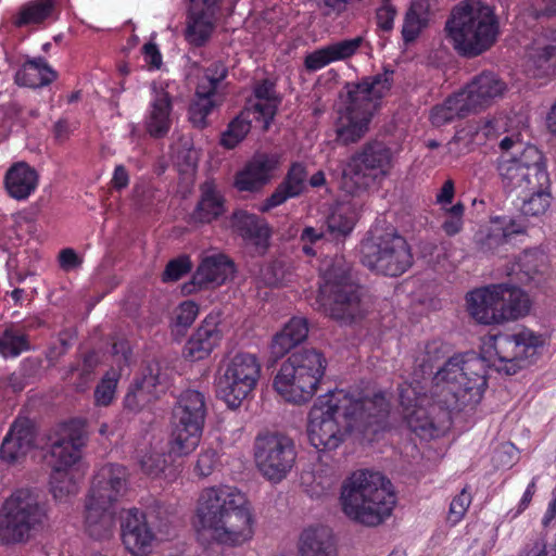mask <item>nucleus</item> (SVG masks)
I'll use <instances>...</instances> for the list:
<instances>
[{
  "label": "nucleus",
  "mask_w": 556,
  "mask_h": 556,
  "mask_svg": "<svg viewBox=\"0 0 556 556\" xmlns=\"http://www.w3.org/2000/svg\"><path fill=\"white\" fill-rule=\"evenodd\" d=\"M389 404L381 394L353 400L343 390L317 399L308 414L307 435L318 451L336 450L350 431L376 434L384 428Z\"/></svg>",
  "instance_id": "f257e3e1"
},
{
  "label": "nucleus",
  "mask_w": 556,
  "mask_h": 556,
  "mask_svg": "<svg viewBox=\"0 0 556 556\" xmlns=\"http://www.w3.org/2000/svg\"><path fill=\"white\" fill-rule=\"evenodd\" d=\"M448 353L446 343L433 340L425 345L416 361L424 374L432 375L438 368L434 375L438 403L448 412L462 410L481 400L486 387L485 361L475 352L455 354L445 359Z\"/></svg>",
  "instance_id": "f03ea898"
},
{
  "label": "nucleus",
  "mask_w": 556,
  "mask_h": 556,
  "mask_svg": "<svg viewBox=\"0 0 556 556\" xmlns=\"http://www.w3.org/2000/svg\"><path fill=\"white\" fill-rule=\"evenodd\" d=\"M198 532L228 545L242 544L253 535V515L243 492L230 485L201 491L195 510Z\"/></svg>",
  "instance_id": "7ed1b4c3"
},
{
  "label": "nucleus",
  "mask_w": 556,
  "mask_h": 556,
  "mask_svg": "<svg viewBox=\"0 0 556 556\" xmlns=\"http://www.w3.org/2000/svg\"><path fill=\"white\" fill-rule=\"evenodd\" d=\"M392 70H384L374 76H367L358 83L346 84V98L339 111L336 126V142L349 146L358 142L368 131L369 123L379 100L391 89Z\"/></svg>",
  "instance_id": "20e7f679"
},
{
  "label": "nucleus",
  "mask_w": 556,
  "mask_h": 556,
  "mask_svg": "<svg viewBox=\"0 0 556 556\" xmlns=\"http://www.w3.org/2000/svg\"><path fill=\"white\" fill-rule=\"evenodd\" d=\"M340 500L350 519L372 527L391 515L396 497L382 473L361 470L343 483Z\"/></svg>",
  "instance_id": "39448f33"
},
{
  "label": "nucleus",
  "mask_w": 556,
  "mask_h": 556,
  "mask_svg": "<svg viewBox=\"0 0 556 556\" xmlns=\"http://www.w3.org/2000/svg\"><path fill=\"white\" fill-rule=\"evenodd\" d=\"M445 30L460 55L473 58L493 46L498 22L490 5L480 0H465L453 9Z\"/></svg>",
  "instance_id": "423d86ee"
},
{
  "label": "nucleus",
  "mask_w": 556,
  "mask_h": 556,
  "mask_svg": "<svg viewBox=\"0 0 556 556\" xmlns=\"http://www.w3.org/2000/svg\"><path fill=\"white\" fill-rule=\"evenodd\" d=\"M323 283L313 305L323 309L332 319L350 325L362 319L366 308L362 302L361 288L353 280L351 264L342 255L326 261L323 268Z\"/></svg>",
  "instance_id": "0eeeda50"
},
{
  "label": "nucleus",
  "mask_w": 556,
  "mask_h": 556,
  "mask_svg": "<svg viewBox=\"0 0 556 556\" xmlns=\"http://www.w3.org/2000/svg\"><path fill=\"white\" fill-rule=\"evenodd\" d=\"M326 367L327 361L320 351H295L282 363L274 388L286 401L304 404L315 395Z\"/></svg>",
  "instance_id": "6e6552de"
},
{
  "label": "nucleus",
  "mask_w": 556,
  "mask_h": 556,
  "mask_svg": "<svg viewBox=\"0 0 556 556\" xmlns=\"http://www.w3.org/2000/svg\"><path fill=\"white\" fill-rule=\"evenodd\" d=\"M48 523V514L40 494L31 489H18L11 494L0 511V539L5 543L27 542Z\"/></svg>",
  "instance_id": "1a4fd4ad"
},
{
  "label": "nucleus",
  "mask_w": 556,
  "mask_h": 556,
  "mask_svg": "<svg viewBox=\"0 0 556 556\" xmlns=\"http://www.w3.org/2000/svg\"><path fill=\"white\" fill-rule=\"evenodd\" d=\"M470 316L483 325L516 320L530 311V300L520 288L507 283L492 285L467 295Z\"/></svg>",
  "instance_id": "9d476101"
},
{
  "label": "nucleus",
  "mask_w": 556,
  "mask_h": 556,
  "mask_svg": "<svg viewBox=\"0 0 556 556\" xmlns=\"http://www.w3.org/2000/svg\"><path fill=\"white\" fill-rule=\"evenodd\" d=\"M206 414V399L202 392L188 389L178 395L170 417V454L185 456L195 450L200 443Z\"/></svg>",
  "instance_id": "9b49d317"
},
{
  "label": "nucleus",
  "mask_w": 556,
  "mask_h": 556,
  "mask_svg": "<svg viewBox=\"0 0 556 556\" xmlns=\"http://www.w3.org/2000/svg\"><path fill=\"white\" fill-rule=\"evenodd\" d=\"M391 164V149L382 141H368L342 165L341 188L352 195L364 192L387 175Z\"/></svg>",
  "instance_id": "f8f14e48"
},
{
  "label": "nucleus",
  "mask_w": 556,
  "mask_h": 556,
  "mask_svg": "<svg viewBox=\"0 0 556 556\" xmlns=\"http://www.w3.org/2000/svg\"><path fill=\"white\" fill-rule=\"evenodd\" d=\"M362 263L379 274L397 277L413 265V253L406 239L395 230L371 236L361 243Z\"/></svg>",
  "instance_id": "ddd939ff"
},
{
  "label": "nucleus",
  "mask_w": 556,
  "mask_h": 556,
  "mask_svg": "<svg viewBox=\"0 0 556 556\" xmlns=\"http://www.w3.org/2000/svg\"><path fill=\"white\" fill-rule=\"evenodd\" d=\"M496 170L505 191L516 195H522L530 186L545 185L548 174L543 154L530 144L519 155L503 153L496 161Z\"/></svg>",
  "instance_id": "4468645a"
},
{
  "label": "nucleus",
  "mask_w": 556,
  "mask_h": 556,
  "mask_svg": "<svg viewBox=\"0 0 556 556\" xmlns=\"http://www.w3.org/2000/svg\"><path fill=\"white\" fill-rule=\"evenodd\" d=\"M540 340L528 330L518 333H500L492 338V344L484 351L485 368L493 366L508 376L532 364Z\"/></svg>",
  "instance_id": "2eb2a0df"
},
{
  "label": "nucleus",
  "mask_w": 556,
  "mask_h": 556,
  "mask_svg": "<svg viewBox=\"0 0 556 556\" xmlns=\"http://www.w3.org/2000/svg\"><path fill=\"white\" fill-rule=\"evenodd\" d=\"M261 364L251 353H237L219 368L216 392L229 408H238L255 389Z\"/></svg>",
  "instance_id": "dca6fc26"
},
{
  "label": "nucleus",
  "mask_w": 556,
  "mask_h": 556,
  "mask_svg": "<svg viewBox=\"0 0 556 556\" xmlns=\"http://www.w3.org/2000/svg\"><path fill=\"white\" fill-rule=\"evenodd\" d=\"M253 448L257 470L273 483L282 481L295 465V443L285 433H260L254 440Z\"/></svg>",
  "instance_id": "f3484780"
},
{
  "label": "nucleus",
  "mask_w": 556,
  "mask_h": 556,
  "mask_svg": "<svg viewBox=\"0 0 556 556\" xmlns=\"http://www.w3.org/2000/svg\"><path fill=\"white\" fill-rule=\"evenodd\" d=\"M154 509L141 513L137 508L129 509L122 519V540L132 556H147L152 551L155 538L154 529L162 531V522L157 523Z\"/></svg>",
  "instance_id": "a211bd4d"
},
{
  "label": "nucleus",
  "mask_w": 556,
  "mask_h": 556,
  "mask_svg": "<svg viewBox=\"0 0 556 556\" xmlns=\"http://www.w3.org/2000/svg\"><path fill=\"white\" fill-rule=\"evenodd\" d=\"M424 390L425 388L419 382H405L399 389L400 403L404 408V418L410 430L419 435L431 433L435 429L431 414L437 406L447 410L438 403V397L434 394V403L430 404V400Z\"/></svg>",
  "instance_id": "6ab92c4d"
},
{
  "label": "nucleus",
  "mask_w": 556,
  "mask_h": 556,
  "mask_svg": "<svg viewBox=\"0 0 556 556\" xmlns=\"http://www.w3.org/2000/svg\"><path fill=\"white\" fill-rule=\"evenodd\" d=\"M169 372L160 362L149 363L142 376L134 380L124 399L126 409L138 413L165 392Z\"/></svg>",
  "instance_id": "aec40b11"
},
{
  "label": "nucleus",
  "mask_w": 556,
  "mask_h": 556,
  "mask_svg": "<svg viewBox=\"0 0 556 556\" xmlns=\"http://www.w3.org/2000/svg\"><path fill=\"white\" fill-rule=\"evenodd\" d=\"M87 440L85 424L80 420H71L64 424L51 442L49 464L52 469H70L81 457V448Z\"/></svg>",
  "instance_id": "412c9836"
},
{
  "label": "nucleus",
  "mask_w": 556,
  "mask_h": 556,
  "mask_svg": "<svg viewBox=\"0 0 556 556\" xmlns=\"http://www.w3.org/2000/svg\"><path fill=\"white\" fill-rule=\"evenodd\" d=\"M128 470L119 464H106L93 476L88 498L115 507L128 490Z\"/></svg>",
  "instance_id": "4be33fe9"
},
{
  "label": "nucleus",
  "mask_w": 556,
  "mask_h": 556,
  "mask_svg": "<svg viewBox=\"0 0 556 556\" xmlns=\"http://www.w3.org/2000/svg\"><path fill=\"white\" fill-rule=\"evenodd\" d=\"M232 274L233 263L227 255L223 253L206 255L202 258L191 281L186 283L182 290L186 293H192L199 289L220 286Z\"/></svg>",
  "instance_id": "5701e85b"
},
{
  "label": "nucleus",
  "mask_w": 556,
  "mask_h": 556,
  "mask_svg": "<svg viewBox=\"0 0 556 556\" xmlns=\"http://www.w3.org/2000/svg\"><path fill=\"white\" fill-rule=\"evenodd\" d=\"M506 83L496 74L483 72L476 76L460 93L471 113L479 112L503 97Z\"/></svg>",
  "instance_id": "b1692460"
},
{
  "label": "nucleus",
  "mask_w": 556,
  "mask_h": 556,
  "mask_svg": "<svg viewBox=\"0 0 556 556\" xmlns=\"http://www.w3.org/2000/svg\"><path fill=\"white\" fill-rule=\"evenodd\" d=\"M526 67L534 77L556 74V30L539 35L527 50Z\"/></svg>",
  "instance_id": "393cba45"
},
{
  "label": "nucleus",
  "mask_w": 556,
  "mask_h": 556,
  "mask_svg": "<svg viewBox=\"0 0 556 556\" xmlns=\"http://www.w3.org/2000/svg\"><path fill=\"white\" fill-rule=\"evenodd\" d=\"M279 165L277 154L256 153L244 168L236 175L235 186L240 191H257L271 178Z\"/></svg>",
  "instance_id": "a878e982"
},
{
  "label": "nucleus",
  "mask_w": 556,
  "mask_h": 556,
  "mask_svg": "<svg viewBox=\"0 0 556 556\" xmlns=\"http://www.w3.org/2000/svg\"><path fill=\"white\" fill-rule=\"evenodd\" d=\"M35 438L33 421L26 417L16 418L1 443V459L9 464L18 462L33 448Z\"/></svg>",
  "instance_id": "bb28decb"
},
{
  "label": "nucleus",
  "mask_w": 556,
  "mask_h": 556,
  "mask_svg": "<svg viewBox=\"0 0 556 556\" xmlns=\"http://www.w3.org/2000/svg\"><path fill=\"white\" fill-rule=\"evenodd\" d=\"M232 227L255 253L265 254L269 247L271 231L264 218L245 211H238L232 214Z\"/></svg>",
  "instance_id": "cd10ccee"
},
{
  "label": "nucleus",
  "mask_w": 556,
  "mask_h": 556,
  "mask_svg": "<svg viewBox=\"0 0 556 556\" xmlns=\"http://www.w3.org/2000/svg\"><path fill=\"white\" fill-rule=\"evenodd\" d=\"M306 182L305 166L301 163H293L271 195L262 203L260 211L268 212L289 199L300 197L306 190Z\"/></svg>",
  "instance_id": "c85d7f7f"
},
{
  "label": "nucleus",
  "mask_w": 556,
  "mask_h": 556,
  "mask_svg": "<svg viewBox=\"0 0 556 556\" xmlns=\"http://www.w3.org/2000/svg\"><path fill=\"white\" fill-rule=\"evenodd\" d=\"M222 339L216 317L205 318L184 348V356L191 361L207 357Z\"/></svg>",
  "instance_id": "c756f323"
},
{
  "label": "nucleus",
  "mask_w": 556,
  "mask_h": 556,
  "mask_svg": "<svg viewBox=\"0 0 556 556\" xmlns=\"http://www.w3.org/2000/svg\"><path fill=\"white\" fill-rule=\"evenodd\" d=\"M172 97L163 89L154 88V98L144 119V129L150 137L161 139L167 136L172 127Z\"/></svg>",
  "instance_id": "7c9ffc66"
},
{
  "label": "nucleus",
  "mask_w": 556,
  "mask_h": 556,
  "mask_svg": "<svg viewBox=\"0 0 556 556\" xmlns=\"http://www.w3.org/2000/svg\"><path fill=\"white\" fill-rule=\"evenodd\" d=\"M363 43L362 37L341 40L308 53L304 66L309 72H316L326 65L351 58Z\"/></svg>",
  "instance_id": "2f4dec72"
},
{
  "label": "nucleus",
  "mask_w": 556,
  "mask_h": 556,
  "mask_svg": "<svg viewBox=\"0 0 556 556\" xmlns=\"http://www.w3.org/2000/svg\"><path fill=\"white\" fill-rule=\"evenodd\" d=\"M115 526V507L101 504L91 498L85 504V529L96 540L108 539Z\"/></svg>",
  "instance_id": "473e14b6"
},
{
  "label": "nucleus",
  "mask_w": 556,
  "mask_h": 556,
  "mask_svg": "<svg viewBox=\"0 0 556 556\" xmlns=\"http://www.w3.org/2000/svg\"><path fill=\"white\" fill-rule=\"evenodd\" d=\"M38 173L25 162L12 165L4 177L9 195L15 200H26L37 188Z\"/></svg>",
  "instance_id": "72a5a7b5"
},
{
  "label": "nucleus",
  "mask_w": 556,
  "mask_h": 556,
  "mask_svg": "<svg viewBox=\"0 0 556 556\" xmlns=\"http://www.w3.org/2000/svg\"><path fill=\"white\" fill-rule=\"evenodd\" d=\"M307 320L302 317L291 318L273 338L270 345L273 356L276 358L285 356L293 348L302 343L307 338Z\"/></svg>",
  "instance_id": "f704fd0d"
},
{
  "label": "nucleus",
  "mask_w": 556,
  "mask_h": 556,
  "mask_svg": "<svg viewBox=\"0 0 556 556\" xmlns=\"http://www.w3.org/2000/svg\"><path fill=\"white\" fill-rule=\"evenodd\" d=\"M56 77V72L43 58L39 56L26 60L15 73L14 80L18 86L40 88L50 85Z\"/></svg>",
  "instance_id": "c9c22d12"
},
{
  "label": "nucleus",
  "mask_w": 556,
  "mask_h": 556,
  "mask_svg": "<svg viewBox=\"0 0 556 556\" xmlns=\"http://www.w3.org/2000/svg\"><path fill=\"white\" fill-rule=\"evenodd\" d=\"M300 556H337L331 530L328 527L304 530L300 538Z\"/></svg>",
  "instance_id": "e433bc0d"
},
{
  "label": "nucleus",
  "mask_w": 556,
  "mask_h": 556,
  "mask_svg": "<svg viewBox=\"0 0 556 556\" xmlns=\"http://www.w3.org/2000/svg\"><path fill=\"white\" fill-rule=\"evenodd\" d=\"M224 199L212 184L205 182L201 187V199L192 214L197 223L207 224L224 213Z\"/></svg>",
  "instance_id": "4c0bfd02"
},
{
  "label": "nucleus",
  "mask_w": 556,
  "mask_h": 556,
  "mask_svg": "<svg viewBox=\"0 0 556 556\" xmlns=\"http://www.w3.org/2000/svg\"><path fill=\"white\" fill-rule=\"evenodd\" d=\"M514 232H519L514 230ZM506 229L495 226L481 228L475 235V244L478 252L483 255L500 254L508 243L510 235Z\"/></svg>",
  "instance_id": "58836bf2"
},
{
  "label": "nucleus",
  "mask_w": 556,
  "mask_h": 556,
  "mask_svg": "<svg viewBox=\"0 0 556 556\" xmlns=\"http://www.w3.org/2000/svg\"><path fill=\"white\" fill-rule=\"evenodd\" d=\"M460 92L448 97L442 104L435 105L430 112V121L433 126L440 127L452 122L456 117H465L470 114Z\"/></svg>",
  "instance_id": "ea45409f"
},
{
  "label": "nucleus",
  "mask_w": 556,
  "mask_h": 556,
  "mask_svg": "<svg viewBox=\"0 0 556 556\" xmlns=\"http://www.w3.org/2000/svg\"><path fill=\"white\" fill-rule=\"evenodd\" d=\"M254 94L257 102L250 109H252L254 114L258 113L267 125L268 121L274 118L279 103V98L275 90V84L269 79L262 80L255 86Z\"/></svg>",
  "instance_id": "a19ab883"
},
{
  "label": "nucleus",
  "mask_w": 556,
  "mask_h": 556,
  "mask_svg": "<svg viewBox=\"0 0 556 556\" xmlns=\"http://www.w3.org/2000/svg\"><path fill=\"white\" fill-rule=\"evenodd\" d=\"M549 176L546 175V184L540 188L530 186L522 195H516L522 201L521 212L525 215L539 216L544 214L551 204Z\"/></svg>",
  "instance_id": "79ce46f5"
},
{
  "label": "nucleus",
  "mask_w": 556,
  "mask_h": 556,
  "mask_svg": "<svg viewBox=\"0 0 556 556\" xmlns=\"http://www.w3.org/2000/svg\"><path fill=\"white\" fill-rule=\"evenodd\" d=\"M354 224L355 220L349 206L339 205L334 207L324 224L328 240L345 238L352 231Z\"/></svg>",
  "instance_id": "37998d69"
},
{
  "label": "nucleus",
  "mask_w": 556,
  "mask_h": 556,
  "mask_svg": "<svg viewBox=\"0 0 556 556\" xmlns=\"http://www.w3.org/2000/svg\"><path fill=\"white\" fill-rule=\"evenodd\" d=\"M54 11V0H33L24 4L16 16L15 25H38L48 20Z\"/></svg>",
  "instance_id": "c03bdc74"
},
{
  "label": "nucleus",
  "mask_w": 556,
  "mask_h": 556,
  "mask_svg": "<svg viewBox=\"0 0 556 556\" xmlns=\"http://www.w3.org/2000/svg\"><path fill=\"white\" fill-rule=\"evenodd\" d=\"M518 278L521 282L535 281L536 276L544 273L546 268V255L538 250L525 251L516 264Z\"/></svg>",
  "instance_id": "a18cd8bd"
},
{
  "label": "nucleus",
  "mask_w": 556,
  "mask_h": 556,
  "mask_svg": "<svg viewBox=\"0 0 556 556\" xmlns=\"http://www.w3.org/2000/svg\"><path fill=\"white\" fill-rule=\"evenodd\" d=\"M428 23V5L416 0L406 12L402 35L405 42L414 41Z\"/></svg>",
  "instance_id": "49530a36"
},
{
  "label": "nucleus",
  "mask_w": 556,
  "mask_h": 556,
  "mask_svg": "<svg viewBox=\"0 0 556 556\" xmlns=\"http://www.w3.org/2000/svg\"><path fill=\"white\" fill-rule=\"evenodd\" d=\"M254 114L252 109H245L233 118L227 129L223 132L220 144L227 149H233L241 142L251 130L250 115Z\"/></svg>",
  "instance_id": "de8ad7c7"
},
{
  "label": "nucleus",
  "mask_w": 556,
  "mask_h": 556,
  "mask_svg": "<svg viewBox=\"0 0 556 556\" xmlns=\"http://www.w3.org/2000/svg\"><path fill=\"white\" fill-rule=\"evenodd\" d=\"M215 23V18H203L188 14L187 27L185 30L187 41L195 47L204 46L212 36Z\"/></svg>",
  "instance_id": "09e8293b"
},
{
  "label": "nucleus",
  "mask_w": 556,
  "mask_h": 556,
  "mask_svg": "<svg viewBox=\"0 0 556 556\" xmlns=\"http://www.w3.org/2000/svg\"><path fill=\"white\" fill-rule=\"evenodd\" d=\"M215 93L207 92L202 94L200 89H195L194 99L189 106V121L199 129L207 126V116L216 106Z\"/></svg>",
  "instance_id": "8fccbe9b"
},
{
  "label": "nucleus",
  "mask_w": 556,
  "mask_h": 556,
  "mask_svg": "<svg viewBox=\"0 0 556 556\" xmlns=\"http://www.w3.org/2000/svg\"><path fill=\"white\" fill-rule=\"evenodd\" d=\"M97 365H98L97 355H96V353L90 352L85 355L81 364L71 365L67 368L63 379L70 380L71 376L74 372H78V381L74 382V387H75L76 391L83 392L87 389L88 383L91 381L92 374H93V370L97 367Z\"/></svg>",
  "instance_id": "3c124183"
},
{
  "label": "nucleus",
  "mask_w": 556,
  "mask_h": 556,
  "mask_svg": "<svg viewBox=\"0 0 556 556\" xmlns=\"http://www.w3.org/2000/svg\"><path fill=\"white\" fill-rule=\"evenodd\" d=\"M228 70L222 62H214L205 68L197 88L202 94L212 92L216 94L219 84L227 77Z\"/></svg>",
  "instance_id": "603ef678"
},
{
  "label": "nucleus",
  "mask_w": 556,
  "mask_h": 556,
  "mask_svg": "<svg viewBox=\"0 0 556 556\" xmlns=\"http://www.w3.org/2000/svg\"><path fill=\"white\" fill-rule=\"evenodd\" d=\"M50 484L51 492L58 500H63L64 497L77 492V485L68 469H52Z\"/></svg>",
  "instance_id": "864d4df0"
},
{
  "label": "nucleus",
  "mask_w": 556,
  "mask_h": 556,
  "mask_svg": "<svg viewBox=\"0 0 556 556\" xmlns=\"http://www.w3.org/2000/svg\"><path fill=\"white\" fill-rule=\"evenodd\" d=\"M199 307L193 301L182 302L175 311L173 331L184 333L195 320Z\"/></svg>",
  "instance_id": "5fc2aeb1"
},
{
  "label": "nucleus",
  "mask_w": 556,
  "mask_h": 556,
  "mask_svg": "<svg viewBox=\"0 0 556 556\" xmlns=\"http://www.w3.org/2000/svg\"><path fill=\"white\" fill-rule=\"evenodd\" d=\"M27 349L26 337L23 334L15 333L12 330H5L0 338V353L3 356H16Z\"/></svg>",
  "instance_id": "6e6d98bb"
},
{
  "label": "nucleus",
  "mask_w": 556,
  "mask_h": 556,
  "mask_svg": "<svg viewBox=\"0 0 556 556\" xmlns=\"http://www.w3.org/2000/svg\"><path fill=\"white\" fill-rule=\"evenodd\" d=\"M192 269V262L188 255H180L169 261L163 273V281H177Z\"/></svg>",
  "instance_id": "4d7b16f0"
},
{
  "label": "nucleus",
  "mask_w": 556,
  "mask_h": 556,
  "mask_svg": "<svg viewBox=\"0 0 556 556\" xmlns=\"http://www.w3.org/2000/svg\"><path fill=\"white\" fill-rule=\"evenodd\" d=\"M471 494L467 491V488H464L460 493L452 500L447 515V520L452 525H456L463 519L471 504Z\"/></svg>",
  "instance_id": "13d9d810"
},
{
  "label": "nucleus",
  "mask_w": 556,
  "mask_h": 556,
  "mask_svg": "<svg viewBox=\"0 0 556 556\" xmlns=\"http://www.w3.org/2000/svg\"><path fill=\"white\" fill-rule=\"evenodd\" d=\"M465 206L462 202H457L446 210V218L442 223V229L447 236H455L463 229V216Z\"/></svg>",
  "instance_id": "bf43d9fd"
},
{
  "label": "nucleus",
  "mask_w": 556,
  "mask_h": 556,
  "mask_svg": "<svg viewBox=\"0 0 556 556\" xmlns=\"http://www.w3.org/2000/svg\"><path fill=\"white\" fill-rule=\"evenodd\" d=\"M139 464L144 473L156 477L164 471L167 459L165 454L152 451L142 455Z\"/></svg>",
  "instance_id": "052dcab7"
},
{
  "label": "nucleus",
  "mask_w": 556,
  "mask_h": 556,
  "mask_svg": "<svg viewBox=\"0 0 556 556\" xmlns=\"http://www.w3.org/2000/svg\"><path fill=\"white\" fill-rule=\"evenodd\" d=\"M220 0H190L188 14L205 18H215Z\"/></svg>",
  "instance_id": "680f3d73"
},
{
  "label": "nucleus",
  "mask_w": 556,
  "mask_h": 556,
  "mask_svg": "<svg viewBox=\"0 0 556 556\" xmlns=\"http://www.w3.org/2000/svg\"><path fill=\"white\" fill-rule=\"evenodd\" d=\"M117 380L103 378L94 390V402L98 406H108L115 396Z\"/></svg>",
  "instance_id": "e2e57ef3"
},
{
  "label": "nucleus",
  "mask_w": 556,
  "mask_h": 556,
  "mask_svg": "<svg viewBox=\"0 0 556 556\" xmlns=\"http://www.w3.org/2000/svg\"><path fill=\"white\" fill-rule=\"evenodd\" d=\"M219 459L215 450L201 453L195 464V472L200 477H208L218 466Z\"/></svg>",
  "instance_id": "0e129e2a"
},
{
  "label": "nucleus",
  "mask_w": 556,
  "mask_h": 556,
  "mask_svg": "<svg viewBox=\"0 0 556 556\" xmlns=\"http://www.w3.org/2000/svg\"><path fill=\"white\" fill-rule=\"evenodd\" d=\"M395 15L396 10L391 0H381V4L376 12L378 27L383 31H390L393 28Z\"/></svg>",
  "instance_id": "69168bd1"
},
{
  "label": "nucleus",
  "mask_w": 556,
  "mask_h": 556,
  "mask_svg": "<svg viewBox=\"0 0 556 556\" xmlns=\"http://www.w3.org/2000/svg\"><path fill=\"white\" fill-rule=\"evenodd\" d=\"M59 263L62 269L68 271L77 268L81 264V260L75 252V250L67 248L63 249L59 254Z\"/></svg>",
  "instance_id": "338daca9"
},
{
  "label": "nucleus",
  "mask_w": 556,
  "mask_h": 556,
  "mask_svg": "<svg viewBox=\"0 0 556 556\" xmlns=\"http://www.w3.org/2000/svg\"><path fill=\"white\" fill-rule=\"evenodd\" d=\"M262 277L267 286L274 287L281 283L283 275L280 267L269 264L262 270Z\"/></svg>",
  "instance_id": "774afa93"
}]
</instances>
